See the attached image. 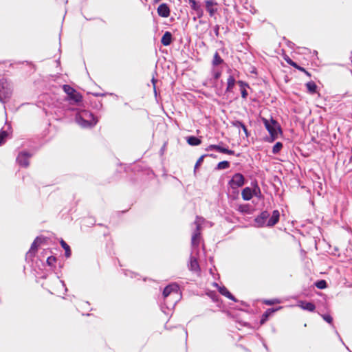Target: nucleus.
<instances>
[{
  "instance_id": "1",
  "label": "nucleus",
  "mask_w": 352,
  "mask_h": 352,
  "mask_svg": "<svg viewBox=\"0 0 352 352\" xmlns=\"http://www.w3.org/2000/svg\"><path fill=\"white\" fill-rule=\"evenodd\" d=\"M261 120L270 133V142H274L276 139L278 138V134L282 133L280 124L272 118L270 120H268L265 118H261Z\"/></svg>"
},
{
  "instance_id": "2",
  "label": "nucleus",
  "mask_w": 352,
  "mask_h": 352,
  "mask_svg": "<svg viewBox=\"0 0 352 352\" xmlns=\"http://www.w3.org/2000/svg\"><path fill=\"white\" fill-rule=\"evenodd\" d=\"M12 89L10 84L5 78L0 79V102H6L12 96Z\"/></svg>"
},
{
  "instance_id": "3",
  "label": "nucleus",
  "mask_w": 352,
  "mask_h": 352,
  "mask_svg": "<svg viewBox=\"0 0 352 352\" xmlns=\"http://www.w3.org/2000/svg\"><path fill=\"white\" fill-rule=\"evenodd\" d=\"M204 221V219L203 217L198 216L196 217V219L195 221V224L196 225V230H195L191 239V243L193 246H198L199 245L201 240V226Z\"/></svg>"
},
{
  "instance_id": "4",
  "label": "nucleus",
  "mask_w": 352,
  "mask_h": 352,
  "mask_svg": "<svg viewBox=\"0 0 352 352\" xmlns=\"http://www.w3.org/2000/svg\"><path fill=\"white\" fill-rule=\"evenodd\" d=\"M63 89L67 94L69 100H72L75 103H78L82 101V95L70 85H64Z\"/></svg>"
},
{
  "instance_id": "5",
  "label": "nucleus",
  "mask_w": 352,
  "mask_h": 352,
  "mask_svg": "<svg viewBox=\"0 0 352 352\" xmlns=\"http://www.w3.org/2000/svg\"><path fill=\"white\" fill-rule=\"evenodd\" d=\"M32 154L26 151L20 152L16 157V162L22 167L27 168L30 165Z\"/></svg>"
},
{
  "instance_id": "6",
  "label": "nucleus",
  "mask_w": 352,
  "mask_h": 352,
  "mask_svg": "<svg viewBox=\"0 0 352 352\" xmlns=\"http://www.w3.org/2000/svg\"><path fill=\"white\" fill-rule=\"evenodd\" d=\"M245 184V178L241 173H235L232 179L229 182V185L232 188L241 187Z\"/></svg>"
},
{
  "instance_id": "7",
  "label": "nucleus",
  "mask_w": 352,
  "mask_h": 352,
  "mask_svg": "<svg viewBox=\"0 0 352 352\" xmlns=\"http://www.w3.org/2000/svg\"><path fill=\"white\" fill-rule=\"evenodd\" d=\"M205 7L210 16H213L218 10V3L214 0H206Z\"/></svg>"
},
{
  "instance_id": "8",
  "label": "nucleus",
  "mask_w": 352,
  "mask_h": 352,
  "mask_svg": "<svg viewBox=\"0 0 352 352\" xmlns=\"http://www.w3.org/2000/svg\"><path fill=\"white\" fill-rule=\"evenodd\" d=\"M270 217V214L267 211H263L257 217L255 218L254 221L257 227H263L266 223L267 219Z\"/></svg>"
},
{
  "instance_id": "9",
  "label": "nucleus",
  "mask_w": 352,
  "mask_h": 352,
  "mask_svg": "<svg viewBox=\"0 0 352 352\" xmlns=\"http://www.w3.org/2000/svg\"><path fill=\"white\" fill-rule=\"evenodd\" d=\"M206 151H212L215 150L222 153L228 154V155H234V151L232 150H229L226 148L221 147L219 144H210L206 148Z\"/></svg>"
},
{
  "instance_id": "10",
  "label": "nucleus",
  "mask_w": 352,
  "mask_h": 352,
  "mask_svg": "<svg viewBox=\"0 0 352 352\" xmlns=\"http://www.w3.org/2000/svg\"><path fill=\"white\" fill-rule=\"evenodd\" d=\"M159 16L163 18H167L170 16V10L166 3L160 4L157 10Z\"/></svg>"
},
{
  "instance_id": "11",
  "label": "nucleus",
  "mask_w": 352,
  "mask_h": 352,
  "mask_svg": "<svg viewBox=\"0 0 352 352\" xmlns=\"http://www.w3.org/2000/svg\"><path fill=\"white\" fill-rule=\"evenodd\" d=\"M279 218H280V212H279V211L278 210H274L273 212H272V215L269 219L266 226H269V227L274 226V225H276L278 222Z\"/></svg>"
},
{
  "instance_id": "12",
  "label": "nucleus",
  "mask_w": 352,
  "mask_h": 352,
  "mask_svg": "<svg viewBox=\"0 0 352 352\" xmlns=\"http://www.w3.org/2000/svg\"><path fill=\"white\" fill-rule=\"evenodd\" d=\"M298 306L300 307L302 309L307 310L311 312L314 311L316 309L315 305L311 302L300 300L298 302Z\"/></svg>"
},
{
  "instance_id": "13",
  "label": "nucleus",
  "mask_w": 352,
  "mask_h": 352,
  "mask_svg": "<svg viewBox=\"0 0 352 352\" xmlns=\"http://www.w3.org/2000/svg\"><path fill=\"white\" fill-rule=\"evenodd\" d=\"M178 292V285L173 284L166 286L163 291V296L164 298H166L172 293L177 294Z\"/></svg>"
},
{
  "instance_id": "14",
  "label": "nucleus",
  "mask_w": 352,
  "mask_h": 352,
  "mask_svg": "<svg viewBox=\"0 0 352 352\" xmlns=\"http://www.w3.org/2000/svg\"><path fill=\"white\" fill-rule=\"evenodd\" d=\"M188 268L190 270L195 272H199L200 267H199L198 261L195 258H194V257L190 258V262L188 264Z\"/></svg>"
},
{
  "instance_id": "15",
  "label": "nucleus",
  "mask_w": 352,
  "mask_h": 352,
  "mask_svg": "<svg viewBox=\"0 0 352 352\" xmlns=\"http://www.w3.org/2000/svg\"><path fill=\"white\" fill-rule=\"evenodd\" d=\"M161 43L164 46H168L172 43V34L170 32H166L162 37Z\"/></svg>"
},
{
  "instance_id": "16",
  "label": "nucleus",
  "mask_w": 352,
  "mask_h": 352,
  "mask_svg": "<svg viewBox=\"0 0 352 352\" xmlns=\"http://www.w3.org/2000/svg\"><path fill=\"white\" fill-rule=\"evenodd\" d=\"M241 196L243 200L249 201L252 197V189L249 187H245L241 192Z\"/></svg>"
},
{
  "instance_id": "17",
  "label": "nucleus",
  "mask_w": 352,
  "mask_h": 352,
  "mask_svg": "<svg viewBox=\"0 0 352 352\" xmlns=\"http://www.w3.org/2000/svg\"><path fill=\"white\" fill-rule=\"evenodd\" d=\"M277 309H267L262 315V318L260 321L261 324H263L268 320V318Z\"/></svg>"
},
{
  "instance_id": "18",
  "label": "nucleus",
  "mask_w": 352,
  "mask_h": 352,
  "mask_svg": "<svg viewBox=\"0 0 352 352\" xmlns=\"http://www.w3.org/2000/svg\"><path fill=\"white\" fill-rule=\"evenodd\" d=\"M190 4L191 8L196 11L199 17H201L204 14L203 10L201 8L200 6L196 2V1L189 2Z\"/></svg>"
},
{
  "instance_id": "19",
  "label": "nucleus",
  "mask_w": 352,
  "mask_h": 352,
  "mask_svg": "<svg viewBox=\"0 0 352 352\" xmlns=\"http://www.w3.org/2000/svg\"><path fill=\"white\" fill-rule=\"evenodd\" d=\"M238 84L240 86L241 96L243 98L245 99L248 95V91L246 90V87H248V85L241 80L238 82Z\"/></svg>"
},
{
  "instance_id": "20",
  "label": "nucleus",
  "mask_w": 352,
  "mask_h": 352,
  "mask_svg": "<svg viewBox=\"0 0 352 352\" xmlns=\"http://www.w3.org/2000/svg\"><path fill=\"white\" fill-rule=\"evenodd\" d=\"M186 141L188 144L191 146H198L201 143V140L199 138L195 136L188 137Z\"/></svg>"
},
{
  "instance_id": "21",
  "label": "nucleus",
  "mask_w": 352,
  "mask_h": 352,
  "mask_svg": "<svg viewBox=\"0 0 352 352\" xmlns=\"http://www.w3.org/2000/svg\"><path fill=\"white\" fill-rule=\"evenodd\" d=\"M61 247L65 250V255L67 258L71 256L72 252L69 245L63 240L60 241Z\"/></svg>"
},
{
  "instance_id": "22",
  "label": "nucleus",
  "mask_w": 352,
  "mask_h": 352,
  "mask_svg": "<svg viewBox=\"0 0 352 352\" xmlns=\"http://www.w3.org/2000/svg\"><path fill=\"white\" fill-rule=\"evenodd\" d=\"M219 292L224 296L227 297L228 298L236 301V299L234 298V296L229 292V290L226 287H220Z\"/></svg>"
},
{
  "instance_id": "23",
  "label": "nucleus",
  "mask_w": 352,
  "mask_h": 352,
  "mask_svg": "<svg viewBox=\"0 0 352 352\" xmlns=\"http://www.w3.org/2000/svg\"><path fill=\"white\" fill-rule=\"evenodd\" d=\"M306 87L309 94H314L316 93L317 85L314 81H310L306 83Z\"/></svg>"
},
{
  "instance_id": "24",
  "label": "nucleus",
  "mask_w": 352,
  "mask_h": 352,
  "mask_svg": "<svg viewBox=\"0 0 352 352\" xmlns=\"http://www.w3.org/2000/svg\"><path fill=\"white\" fill-rule=\"evenodd\" d=\"M237 210L242 214H250V206L249 204H240L237 207Z\"/></svg>"
},
{
  "instance_id": "25",
  "label": "nucleus",
  "mask_w": 352,
  "mask_h": 352,
  "mask_svg": "<svg viewBox=\"0 0 352 352\" xmlns=\"http://www.w3.org/2000/svg\"><path fill=\"white\" fill-rule=\"evenodd\" d=\"M223 60L221 58L219 53L216 52L213 56L212 65L214 66L219 65L223 63Z\"/></svg>"
},
{
  "instance_id": "26",
  "label": "nucleus",
  "mask_w": 352,
  "mask_h": 352,
  "mask_svg": "<svg viewBox=\"0 0 352 352\" xmlns=\"http://www.w3.org/2000/svg\"><path fill=\"white\" fill-rule=\"evenodd\" d=\"M233 125L236 127H241V129H243V132L245 133L246 137L248 136V131L246 128V126H245V124L241 122V121H239V120H236L235 122H233Z\"/></svg>"
},
{
  "instance_id": "27",
  "label": "nucleus",
  "mask_w": 352,
  "mask_h": 352,
  "mask_svg": "<svg viewBox=\"0 0 352 352\" xmlns=\"http://www.w3.org/2000/svg\"><path fill=\"white\" fill-rule=\"evenodd\" d=\"M227 84H228V86H227L226 91H230L235 84V79L232 76H230L228 77Z\"/></svg>"
},
{
  "instance_id": "28",
  "label": "nucleus",
  "mask_w": 352,
  "mask_h": 352,
  "mask_svg": "<svg viewBox=\"0 0 352 352\" xmlns=\"http://www.w3.org/2000/svg\"><path fill=\"white\" fill-rule=\"evenodd\" d=\"M230 167V162L228 161H222L218 163L217 168L218 170L226 169Z\"/></svg>"
},
{
  "instance_id": "29",
  "label": "nucleus",
  "mask_w": 352,
  "mask_h": 352,
  "mask_svg": "<svg viewBox=\"0 0 352 352\" xmlns=\"http://www.w3.org/2000/svg\"><path fill=\"white\" fill-rule=\"evenodd\" d=\"M283 148V144L280 142H276L273 148H272V153L274 154H277L280 152V151Z\"/></svg>"
},
{
  "instance_id": "30",
  "label": "nucleus",
  "mask_w": 352,
  "mask_h": 352,
  "mask_svg": "<svg viewBox=\"0 0 352 352\" xmlns=\"http://www.w3.org/2000/svg\"><path fill=\"white\" fill-rule=\"evenodd\" d=\"M252 197L253 196L258 197L261 193V189L256 182L254 184V188L252 189Z\"/></svg>"
},
{
  "instance_id": "31",
  "label": "nucleus",
  "mask_w": 352,
  "mask_h": 352,
  "mask_svg": "<svg viewBox=\"0 0 352 352\" xmlns=\"http://www.w3.org/2000/svg\"><path fill=\"white\" fill-rule=\"evenodd\" d=\"M315 285L318 289H325L327 287V282L324 280H320L315 283Z\"/></svg>"
},
{
  "instance_id": "32",
  "label": "nucleus",
  "mask_w": 352,
  "mask_h": 352,
  "mask_svg": "<svg viewBox=\"0 0 352 352\" xmlns=\"http://www.w3.org/2000/svg\"><path fill=\"white\" fill-rule=\"evenodd\" d=\"M8 133L6 131H0V145L3 144L5 142L6 138L8 137Z\"/></svg>"
},
{
  "instance_id": "33",
  "label": "nucleus",
  "mask_w": 352,
  "mask_h": 352,
  "mask_svg": "<svg viewBox=\"0 0 352 352\" xmlns=\"http://www.w3.org/2000/svg\"><path fill=\"white\" fill-rule=\"evenodd\" d=\"M38 238H36L34 241V242L31 245V248H30V252H36L37 251L38 246Z\"/></svg>"
},
{
  "instance_id": "34",
  "label": "nucleus",
  "mask_w": 352,
  "mask_h": 352,
  "mask_svg": "<svg viewBox=\"0 0 352 352\" xmlns=\"http://www.w3.org/2000/svg\"><path fill=\"white\" fill-rule=\"evenodd\" d=\"M322 317L329 324H332V322H333V318L330 315L324 314V315H322Z\"/></svg>"
},
{
  "instance_id": "35",
  "label": "nucleus",
  "mask_w": 352,
  "mask_h": 352,
  "mask_svg": "<svg viewBox=\"0 0 352 352\" xmlns=\"http://www.w3.org/2000/svg\"><path fill=\"white\" fill-rule=\"evenodd\" d=\"M206 155H201L197 161L196 164H195V168H197L199 166L201 165V164L204 161V159Z\"/></svg>"
},
{
  "instance_id": "36",
  "label": "nucleus",
  "mask_w": 352,
  "mask_h": 352,
  "mask_svg": "<svg viewBox=\"0 0 352 352\" xmlns=\"http://www.w3.org/2000/svg\"><path fill=\"white\" fill-rule=\"evenodd\" d=\"M56 259L54 256H50L47 259V262L50 265H52L55 262Z\"/></svg>"
},
{
  "instance_id": "37",
  "label": "nucleus",
  "mask_w": 352,
  "mask_h": 352,
  "mask_svg": "<svg viewBox=\"0 0 352 352\" xmlns=\"http://www.w3.org/2000/svg\"><path fill=\"white\" fill-rule=\"evenodd\" d=\"M292 67L297 69L298 70L302 72L305 71V68L299 66L296 63L294 62V63H292Z\"/></svg>"
},
{
  "instance_id": "38",
  "label": "nucleus",
  "mask_w": 352,
  "mask_h": 352,
  "mask_svg": "<svg viewBox=\"0 0 352 352\" xmlns=\"http://www.w3.org/2000/svg\"><path fill=\"white\" fill-rule=\"evenodd\" d=\"M277 302L276 300H265L264 303L267 305H272Z\"/></svg>"
},
{
  "instance_id": "39",
  "label": "nucleus",
  "mask_w": 352,
  "mask_h": 352,
  "mask_svg": "<svg viewBox=\"0 0 352 352\" xmlns=\"http://www.w3.org/2000/svg\"><path fill=\"white\" fill-rule=\"evenodd\" d=\"M285 60L291 66H292V63H294V61H293L289 57L285 58Z\"/></svg>"
},
{
  "instance_id": "40",
  "label": "nucleus",
  "mask_w": 352,
  "mask_h": 352,
  "mask_svg": "<svg viewBox=\"0 0 352 352\" xmlns=\"http://www.w3.org/2000/svg\"><path fill=\"white\" fill-rule=\"evenodd\" d=\"M221 75V73L220 72H217L214 74V78L215 79H218Z\"/></svg>"
},
{
  "instance_id": "41",
  "label": "nucleus",
  "mask_w": 352,
  "mask_h": 352,
  "mask_svg": "<svg viewBox=\"0 0 352 352\" xmlns=\"http://www.w3.org/2000/svg\"><path fill=\"white\" fill-rule=\"evenodd\" d=\"M302 72H304L307 76L309 77L311 76V74L309 72H307L305 69V71H302Z\"/></svg>"
},
{
  "instance_id": "42",
  "label": "nucleus",
  "mask_w": 352,
  "mask_h": 352,
  "mask_svg": "<svg viewBox=\"0 0 352 352\" xmlns=\"http://www.w3.org/2000/svg\"><path fill=\"white\" fill-rule=\"evenodd\" d=\"M85 122V124H83L84 126H86L87 125H89V124L88 123V122L87 121H84Z\"/></svg>"
},
{
  "instance_id": "43",
  "label": "nucleus",
  "mask_w": 352,
  "mask_h": 352,
  "mask_svg": "<svg viewBox=\"0 0 352 352\" xmlns=\"http://www.w3.org/2000/svg\"><path fill=\"white\" fill-rule=\"evenodd\" d=\"M152 82H153V85H155L156 80L154 78H153Z\"/></svg>"
}]
</instances>
